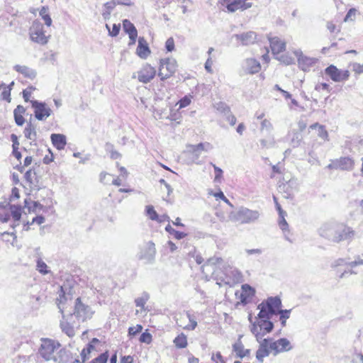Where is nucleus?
Listing matches in <instances>:
<instances>
[{"mask_svg":"<svg viewBox=\"0 0 363 363\" xmlns=\"http://www.w3.org/2000/svg\"><path fill=\"white\" fill-rule=\"evenodd\" d=\"M271 340L270 338H265L259 342V346L256 352V358L259 362H262L264 358L269 355L270 351H272L270 349Z\"/></svg>","mask_w":363,"mask_h":363,"instance_id":"obj_14","label":"nucleus"},{"mask_svg":"<svg viewBox=\"0 0 363 363\" xmlns=\"http://www.w3.org/2000/svg\"><path fill=\"white\" fill-rule=\"evenodd\" d=\"M33 162V158L32 156L28 155L26 156L23 160V164H19L16 167V168L20 172H23L25 170V168L30 166L32 162Z\"/></svg>","mask_w":363,"mask_h":363,"instance_id":"obj_44","label":"nucleus"},{"mask_svg":"<svg viewBox=\"0 0 363 363\" xmlns=\"http://www.w3.org/2000/svg\"><path fill=\"white\" fill-rule=\"evenodd\" d=\"M60 347V344L54 340L44 338L41 340V345L38 352L40 355L46 361L55 359V353Z\"/></svg>","mask_w":363,"mask_h":363,"instance_id":"obj_4","label":"nucleus"},{"mask_svg":"<svg viewBox=\"0 0 363 363\" xmlns=\"http://www.w3.org/2000/svg\"><path fill=\"white\" fill-rule=\"evenodd\" d=\"M106 28L108 30L109 35L112 37H116L118 35L121 25L120 24H113L112 26V29H110L109 26L106 24Z\"/></svg>","mask_w":363,"mask_h":363,"instance_id":"obj_54","label":"nucleus"},{"mask_svg":"<svg viewBox=\"0 0 363 363\" xmlns=\"http://www.w3.org/2000/svg\"><path fill=\"white\" fill-rule=\"evenodd\" d=\"M123 27L125 32L128 34L130 38L128 45H134L138 37V31L135 26L129 20L125 19L123 21Z\"/></svg>","mask_w":363,"mask_h":363,"instance_id":"obj_19","label":"nucleus"},{"mask_svg":"<svg viewBox=\"0 0 363 363\" xmlns=\"http://www.w3.org/2000/svg\"><path fill=\"white\" fill-rule=\"evenodd\" d=\"M156 74L155 67L149 63H145L133 75V78H136L141 83L147 84L155 77Z\"/></svg>","mask_w":363,"mask_h":363,"instance_id":"obj_8","label":"nucleus"},{"mask_svg":"<svg viewBox=\"0 0 363 363\" xmlns=\"http://www.w3.org/2000/svg\"><path fill=\"white\" fill-rule=\"evenodd\" d=\"M244 281V276L240 270L235 267L228 269V286H234Z\"/></svg>","mask_w":363,"mask_h":363,"instance_id":"obj_18","label":"nucleus"},{"mask_svg":"<svg viewBox=\"0 0 363 363\" xmlns=\"http://www.w3.org/2000/svg\"><path fill=\"white\" fill-rule=\"evenodd\" d=\"M252 4L247 0H228V12H234L238 10H245L252 7Z\"/></svg>","mask_w":363,"mask_h":363,"instance_id":"obj_21","label":"nucleus"},{"mask_svg":"<svg viewBox=\"0 0 363 363\" xmlns=\"http://www.w3.org/2000/svg\"><path fill=\"white\" fill-rule=\"evenodd\" d=\"M270 349L272 352H273V354L276 356L279 353L291 350L292 347L289 340L285 337H282L274 342H272V340Z\"/></svg>","mask_w":363,"mask_h":363,"instance_id":"obj_11","label":"nucleus"},{"mask_svg":"<svg viewBox=\"0 0 363 363\" xmlns=\"http://www.w3.org/2000/svg\"><path fill=\"white\" fill-rule=\"evenodd\" d=\"M45 221V218L43 216H36L35 218H33L32 219V221L30 223L29 221L27 222V223L25 225V226L27 225L26 228H25V230H28V225H30V224H33V223H37L38 225H40L42 224L43 222Z\"/></svg>","mask_w":363,"mask_h":363,"instance_id":"obj_57","label":"nucleus"},{"mask_svg":"<svg viewBox=\"0 0 363 363\" xmlns=\"http://www.w3.org/2000/svg\"><path fill=\"white\" fill-rule=\"evenodd\" d=\"M294 53L298 57V63L299 67L303 71L308 70V68L315 62L313 58H311L303 55L301 50H295Z\"/></svg>","mask_w":363,"mask_h":363,"instance_id":"obj_20","label":"nucleus"},{"mask_svg":"<svg viewBox=\"0 0 363 363\" xmlns=\"http://www.w3.org/2000/svg\"><path fill=\"white\" fill-rule=\"evenodd\" d=\"M10 206L0 207V220L1 222H7L10 218Z\"/></svg>","mask_w":363,"mask_h":363,"instance_id":"obj_42","label":"nucleus"},{"mask_svg":"<svg viewBox=\"0 0 363 363\" xmlns=\"http://www.w3.org/2000/svg\"><path fill=\"white\" fill-rule=\"evenodd\" d=\"M116 4L129 5V0H113L104 4V11L102 15L105 19L108 18L111 11L114 9Z\"/></svg>","mask_w":363,"mask_h":363,"instance_id":"obj_26","label":"nucleus"},{"mask_svg":"<svg viewBox=\"0 0 363 363\" xmlns=\"http://www.w3.org/2000/svg\"><path fill=\"white\" fill-rule=\"evenodd\" d=\"M33 107L35 109V116L38 120H43L50 116L51 110L45 104L33 101Z\"/></svg>","mask_w":363,"mask_h":363,"instance_id":"obj_16","label":"nucleus"},{"mask_svg":"<svg viewBox=\"0 0 363 363\" xmlns=\"http://www.w3.org/2000/svg\"><path fill=\"white\" fill-rule=\"evenodd\" d=\"M100 182L104 184H111L112 175L107 172H101L99 176Z\"/></svg>","mask_w":363,"mask_h":363,"instance_id":"obj_52","label":"nucleus"},{"mask_svg":"<svg viewBox=\"0 0 363 363\" xmlns=\"http://www.w3.org/2000/svg\"><path fill=\"white\" fill-rule=\"evenodd\" d=\"M165 49L167 52H171L175 50V43L172 37L167 38L165 42Z\"/></svg>","mask_w":363,"mask_h":363,"instance_id":"obj_55","label":"nucleus"},{"mask_svg":"<svg viewBox=\"0 0 363 363\" xmlns=\"http://www.w3.org/2000/svg\"><path fill=\"white\" fill-rule=\"evenodd\" d=\"M14 69L26 77H30L32 74L31 69L25 65H17L14 67Z\"/></svg>","mask_w":363,"mask_h":363,"instance_id":"obj_47","label":"nucleus"},{"mask_svg":"<svg viewBox=\"0 0 363 363\" xmlns=\"http://www.w3.org/2000/svg\"><path fill=\"white\" fill-rule=\"evenodd\" d=\"M11 140L12 142V151H14L16 150H19L20 143L18 142V138L16 135L11 134Z\"/></svg>","mask_w":363,"mask_h":363,"instance_id":"obj_61","label":"nucleus"},{"mask_svg":"<svg viewBox=\"0 0 363 363\" xmlns=\"http://www.w3.org/2000/svg\"><path fill=\"white\" fill-rule=\"evenodd\" d=\"M347 265L351 268H354L359 265H363V259L358 257L354 261L347 262Z\"/></svg>","mask_w":363,"mask_h":363,"instance_id":"obj_63","label":"nucleus"},{"mask_svg":"<svg viewBox=\"0 0 363 363\" xmlns=\"http://www.w3.org/2000/svg\"><path fill=\"white\" fill-rule=\"evenodd\" d=\"M108 358V352L101 354L99 357L94 358L90 363H106Z\"/></svg>","mask_w":363,"mask_h":363,"instance_id":"obj_53","label":"nucleus"},{"mask_svg":"<svg viewBox=\"0 0 363 363\" xmlns=\"http://www.w3.org/2000/svg\"><path fill=\"white\" fill-rule=\"evenodd\" d=\"M100 345L101 341L99 339L96 337L91 339L86 347L82 350L81 356H86L89 359L91 353L99 351V346Z\"/></svg>","mask_w":363,"mask_h":363,"instance_id":"obj_24","label":"nucleus"},{"mask_svg":"<svg viewBox=\"0 0 363 363\" xmlns=\"http://www.w3.org/2000/svg\"><path fill=\"white\" fill-rule=\"evenodd\" d=\"M235 295L240 299V302L235 303V306H238L240 303L245 306L255 295V289L250 285L245 284L241 286V291H237Z\"/></svg>","mask_w":363,"mask_h":363,"instance_id":"obj_9","label":"nucleus"},{"mask_svg":"<svg viewBox=\"0 0 363 363\" xmlns=\"http://www.w3.org/2000/svg\"><path fill=\"white\" fill-rule=\"evenodd\" d=\"M242 67L245 74H253L259 72L261 65L257 60L247 58L243 62Z\"/></svg>","mask_w":363,"mask_h":363,"instance_id":"obj_17","label":"nucleus"},{"mask_svg":"<svg viewBox=\"0 0 363 363\" xmlns=\"http://www.w3.org/2000/svg\"><path fill=\"white\" fill-rule=\"evenodd\" d=\"M37 270L42 274H47L49 273L48 267L41 259L37 260L36 265Z\"/></svg>","mask_w":363,"mask_h":363,"instance_id":"obj_46","label":"nucleus"},{"mask_svg":"<svg viewBox=\"0 0 363 363\" xmlns=\"http://www.w3.org/2000/svg\"><path fill=\"white\" fill-rule=\"evenodd\" d=\"M173 343L177 349H184L188 346L187 336L181 333L173 340Z\"/></svg>","mask_w":363,"mask_h":363,"instance_id":"obj_32","label":"nucleus"},{"mask_svg":"<svg viewBox=\"0 0 363 363\" xmlns=\"http://www.w3.org/2000/svg\"><path fill=\"white\" fill-rule=\"evenodd\" d=\"M145 214L147 218L152 221H155L158 223H163L164 222H169L170 218L169 216L166 214L159 215L154 206L152 205H148L145 206Z\"/></svg>","mask_w":363,"mask_h":363,"instance_id":"obj_13","label":"nucleus"},{"mask_svg":"<svg viewBox=\"0 0 363 363\" xmlns=\"http://www.w3.org/2000/svg\"><path fill=\"white\" fill-rule=\"evenodd\" d=\"M212 359L215 363H225V358L221 355L220 352H217L212 355Z\"/></svg>","mask_w":363,"mask_h":363,"instance_id":"obj_60","label":"nucleus"},{"mask_svg":"<svg viewBox=\"0 0 363 363\" xmlns=\"http://www.w3.org/2000/svg\"><path fill=\"white\" fill-rule=\"evenodd\" d=\"M24 177L26 181L30 185L33 184L35 182H37L36 172L35 169L33 168L29 169L26 172Z\"/></svg>","mask_w":363,"mask_h":363,"instance_id":"obj_39","label":"nucleus"},{"mask_svg":"<svg viewBox=\"0 0 363 363\" xmlns=\"http://www.w3.org/2000/svg\"><path fill=\"white\" fill-rule=\"evenodd\" d=\"M149 298V296L147 294H143L141 297H138L135 300V303L136 306L144 309L145 306Z\"/></svg>","mask_w":363,"mask_h":363,"instance_id":"obj_49","label":"nucleus"},{"mask_svg":"<svg viewBox=\"0 0 363 363\" xmlns=\"http://www.w3.org/2000/svg\"><path fill=\"white\" fill-rule=\"evenodd\" d=\"M14 82H12L10 86H6L4 84H0V89H3L1 94V99L7 102L11 101V86L13 85Z\"/></svg>","mask_w":363,"mask_h":363,"instance_id":"obj_33","label":"nucleus"},{"mask_svg":"<svg viewBox=\"0 0 363 363\" xmlns=\"http://www.w3.org/2000/svg\"><path fill=\"white\" fill-rule=\"evenodd\" d=\"M151 53L148 43L143 38H140L138 45L136 48V54L141 59H147Z\"/></svg>","mask_w":363,"mask_h":363,"instance_id":"obj_22","label":"nucleus"},{"mask_svg":"<svg viewBox=\"0 0 363 363\" xmlns=\"http://www.w3.org/2000/svg\"><path fill=\"white\" fill-rule=\"evenodd\" d=\"M258 308L259 309V312L257 315L258 320H270V318L272 317L273 315H275L272 311H270L269 309H268L264 306V302H262L259 306Z\"/></svg>","mask_w":363,"mask_h":363,"instance_id":"obj_30","label":"nucleus"},{"mask_svg":"<svg viewBox=\"0 0 363 363\" xmlns=\"http://www.w3.org/2000/svg\"><path fill=\"white\" fill-rule=\"evenodd\" d=\"M302 140V135L298 131H292V138L290 144L293 147H297L300 145Z\"/></svg>","mask_w":363,"mask_h":363,"instance_id":"obj_41","label":"nucleus"},{"mask_svg":"<svg viewBox=\"0 0 363 363\" xmlns=\"http://www.w3.org/2000/svg\"><path fill=\"white\" fill-rule=\"evenodd\" d=\"M319 235L328 240L339 242L350 240L354 236V231L350 227L336 222L323 223L318 230Z\"/></svg>","mask_w":363,"mask_h":363,"instance_id":"obj_1","label":"nucleus"},{"mask_svg":"<svg viewBox=\"0 0 363 363\" xmlns=\"http://www.w3.org/2000/svg\"><path fill=\"white\" fill-rule=\"evenodd\" d=\"M193 99V96L191 94L186 95L182 97L176 105L179 106V109L184 108L189 106L191 103V100Z\"/></svg>","mask_w":363,"mask_h":363,"instance_id":"obj_43","label":"nucleus"},{"mask_svg":"<svg viewBox=\"0 0 363 363\" xmlns=\"http://www.w3.org/2000/svg\"><path fill=\"white\" fill-rule=\"evenodd\" d=\"M233 353L235 357L242 359L250 354V350L245 349V347L240 339L233 345Z\"/></svg>","mask_w":363,"mask_h":363,"instance_id":"obj_23","label":"nucleus"},{"mask_svg":"<svg viewBox=\"0 0 363 363\" xmlns=\"http://www.w3.org/2000/svg\"><path fill=\"white\" fill-rule=\"evenodd\" d=\"M23 133L26 138L30 140L35 139L36 137L35 126L31 123H28L24 129Z\"/></svg>","mask_w":363,"mask_h":363,"instance_id":"obj_37","label":"nucleus"},{"mask_svg":"<svg viewBox=\"0 0 363 363\" xmlns=\"http://www.w3.org/2000/svg\"><path fill=\"white\" fill-rule=\"evenodd\" d=\"M235 38L240 41L242 45H250L257 42V34L254 31H248L241 34H236L232 36V39Z\"/></svg>","mask_w":363,"mask_h":363,"instance_id":"obj_15","label":"nucleus"},{"mask_svg":"<svg viewBox=\"0 0 363 363\" xmlns=\"http://www.w3.org/2000/svg\"><path fill=\"white\" fill-rule=\"evenodd\" d=\"M356 13H357V10L355 9H354V8L350 9L345 17L344 21L345 22L354 21Z\"/></svg>","mask_w":363,"mask_h":363,"instance_id":"obj_58","label":"nucleus"},{"mask_svg":"<svg viewBox=\"0 0 363 363\" xmlns=\"http://www.w3.org/2000/svg\"><path fill=\"white\" fill-rule=\"evenodd\" d=\"M210 195L214 196L216 200L221 199L225 202H227V199L223 193V191H219L218 192L214 193L213 191H210L208 193Z\"/></svg>","mask_w":363,"mask_h":363,"instance_id":"obj_62","label":"nucleus"},{"mask_svg":"<svg viewBox=\"0 0 363 363\" xmlns=\"http://www.w3.org/2000/svg\"><path fill=\"white\" fill-rule=\"evenodd\" d=\"M139 341L141 343H145L147 345H150L152 342V335L149 333L147 329L141 334Z\"/></svg>","mask_w":363,"mask_h":363,"instance_id":"obj_45","label":"nucleus"},{"mask_svg":"<svg viewBox=\"0 0 363 363\" xmlns=\"http://www.w3.org/2000/svg\"><path fill=\"white\" fill-rule=\"evenodd\" d=\"M165 230L169 234L173 235V237L177 240L183 239L187 236L186 233L174 230L170 224L166 225Z\"/></svg>","mask_w":363,"mask_h":363,"instance_id":"obj_35","label":"nucleus"},{"mask_svg":"<svg viewBox=\"0 0 363 363\" xmlns=\"http://www.w3.org/2000/svg\"><path fill=\"white\" fill-rule=\"evenodd\" d=\"M291 310H279L278 313L280 314V320L282 326L286 325V319L289 318Z\"/></svg>","mask_w":363,"mask_h":363,"instance_id":"obj_51","label":"nucleus"},{"mask_svg":"<svg viewBox=\"0 0 363 363\" xmlns=\"http://www.w3.org/2000/svg\"><path fill=\"white\" fill-rule=\"evenodd\" d=\"M60 294L56 300V303L62 313L67 311L71 305L72 295L66 293L64 286H60Z\"/></svg>","mask_w":363,"mask_h":363,"instance_id":"obj_12","label":"nucleus"},{"mask_svg":"<svg viewBox=\"0 0 363 363\" xmlns=\"http://www.w3.org/2000/svg\"><path fill=\"white\" fill-rule=\"evenodd\" d=\"M325 73L328 75L330 79L335 82L345 81L350 77L348 70L338 69L335 65H331L325 69Z\"/></svg>","mask_w":363,"mask_h":363,"instance_id":"obj_10","label":"nucleus"},{"mask_svg":"<svg viewBox=\"0 0 363 363\" xmlns=\"http://www.w3.org/2000/svg\"><path fill=\"white\" fill-rule=\"evenodd\" d=\"M62 330L69 337H72L74 335V328L69 325L66 322H62L60 324Z\"/></svg>","mask_w":363,"mask_h":363,"instance_id":"obj_50","label":"nucleus"},{"mask_svg":"<svg viewBox=\"0 0 363 363\" xmlns=\"http://www.w3.org/2000/svg\"><path fill=\"white\" fill-rule=\"evenodd\" d=\"M40 16L44 20L47 26H50L52 25V19L50 18L48 7H42L40 11Z\"/></svg>","mask_w":363,"mask_h":363,"instance_id":"obj_40","label":"nucleus"},{"mask_svg":"<svg viewBox=\"0 0 363 363\" xmlns=\"http://www.w3.org/2000/svg\"><path fill=\"white\" fill-rule=\"evenodd\" d=\"M276 207H277V209L278 210L279 214V218H280L279 222V227L284 232L286 230H288V228H289V225L284 218V216H285L286 213L281 209V206L279 205V203H277Z\"/></svg>","mask_w":363,"mask_h":363,"instance_id":"obj_34","label":"nucleus"},{"mask_svg":"<svg viewBox=\"0 0 363 363\" xmlns=\"http://www.w3.org/2000/svg\"><path fill=\"white\" fill-rule=\"evenodd\" d=\"M143 326L140 324L136 325L135 326H132L128 328V335L129 337H133L141 333L143 330Z\"/></svg>","mask_w":363,"mask_h":363,"instance_id":"obj_48","label":"nucleus"},{"mask_svg":"<svg viewBox=\"0 0 363 363\" xmlns=\"http://www.w3.org/2000/svg\"><path fill=\"white\" fill-rule=\"evenodd\" d=\"M73 314L82 321L91 318L94 314L90 306L83 301L82 297H78L74 302Z\"/></svg>","mask_w":363,"mask_h":363,"instance_id":"obj_7","label":"nucleus"},{"mask_svg":"<svg viewBox=\"0 0 363 363\" xmlns=\"http://www.w3.org/2000/svg\"><path fill=\"white\" fill-rule=\"evenodd\" d=\"M29 35L32 41L35 43L44 45L48 43L50 35H45L43 24L35 21L29 28Z\"/></svg>","mask_w":363,"mask_h":363,"instance_id":"obj_5","label":"nucleus"},{"mask_svg":"<svg viewBox=\"0 0 363 363\" xmlns=\"http://www.w3.org/2000/svg\"><path fill=\"white\" fill-rule=\"evenodd\" d=\"M352 70L356 73V74H362L363 73V65H361L359 63H353L352 65Z\"/></svg>","mask_w":363,"mask_h":363,"instance_id":"obj_64","label":"nucleus"},{"mask_svg":"<svg viewBox=\"0 0 363 363\" xmlns=\"http://www.w3.org/2000/svg\"><path fill=\"white\" fill-rule=\"evenodd\" d=\"M259 216V211L241 206L232 211L228 216V218L240 224H250L257 222Z\"/></svg>","mask_w":363,"mask_h":363,"instance_id":"obj_2","label":"nucleus"},{"mask_svg":"<svg viewBox=\"0 0 363 363\" xmlns=\"http://www.w3.org/2000/svg\"><path fill=\"white\" fill-rule=\"evenodd\" d=\"M50 138L53 145L57 150H63L65 147L67 142L66 138L64 135L54 133L51 135Z\"/></svg>","mask_w":363,"mask_h":363,"instance_id":"obj_29","label":"nucleus"},{"mask_svg":"<svg viewBox=\"0 0 363 363\" xmlns=\"http://www.w3.org/2000/svg\"><path fill=\"white\" fill-rule=\"evenodd\" d=\"M25 111L26 110L24 107L21 105L17 106V107L14 109L13 115L15 122L19 126L23 125L25 123V119L23 117Z\"/></svg>","mask_w":363,"mask_h":363,"instance_id":"obj_31","label":"nucleus"},{"mask_svg":"<svg viewBox=\"0 0 363 363\" xmlns=\"http://www.w3.org/2000/svg\"><path fill=\"white\" fill-rule=\"evenodd\" d=\"M274 328V323L270 320H257L252 323L250 330L255 335L257 342L263 340V337L272 331Z\"/></svg>","mask_w":363,"mask_h":363,"instance_id":"obj_6","label":"nucleus"},{"mask_svg":"<svg viewBox=\"0 0 363 363\" xmlns=\"http://www.w3.org/2000/svg\"><path fill=\"white\" fill-rule=\"evenodd\" d=\"M178 64L175 59L170 57L162 58L159 61L158 76L164 81L172 77L177 70Z\"/></svg>","mask_w":363,"mask_h":363,"instance_id":"obj_3","label":"nucleus"},{"mask_svg":"<svg viewBox=\"0 0 363 363\" xmlns=\"http://www.w3.org/2000/svg\"><path fill=\"white\" fill-rule=\"evenodd\" d=\"M336 160L338 169L350 171L354 168V162L349 157H342Z\"/></svg>","mask_w":363,"mask_h":363,"instance_id":"obj_28","label":"nucleus"},{"mask_svg":"<svg viewBox=\"0 0 363 363\" xmlns=\"http://www.w3.org/2000/svg\"><path fill=\"white\" fill-rule=\"evenodd\" d=\"M186 318L189 320V323L185 325H183L182 324H179V326L182 327L184 330H194L197 326V322L196 320L193 318V316L189 313H186Z\"/></svg>","mask_w":363,"mask_h":363,"instance_id":"obj_38","label":"nucleus"},{"mask_svg":"<svg viewBox=\"0 0 363 363\" xmlns=\"http://www.w3.org/2000/svg\"><path fill=\"white\" fill-rule=\"evenodd\" d=\"M270 47L274 55H278L283 52L286 48L285 43L280 40L277 37L272 38L269 40Z\"/></svg>","mask_w":363,"mask_h":363,"instance_id":"obj_27","label":"nucleus"},{"mask_svg":"<svg viewBox=\"0 0 363 363\" xmlns=\"http://www.w3.org/2000/svg\"><path fill=\"white\" fill-rule=\"evenodd\" d=\"M318 135L325 140H328V131L325 130V128L324 125H321V126H319V128L318 130Z\"/></svg>","mask_w":363,"mask_h":363,"instance_id":"obj_59","label":"nucleus"},{"mask_svg":"<svg viewBox=\"0 0 363 363\" xmlns=\"http://www.w3.org/2000/svg\"><path fill=\"white\" fill-rule=\"evenodd\" d=\"M10 213L15 222L20 220L22 214V208L18 206H10Z\"/></svg>","mask_w":363,"mask_h":363,"instance_id":"obj_36","label":"nucleus"},{"mask_svg":"<svg viewBox=\"0 0 363 363\" xmlns=\"http://www.w3.org/2000/svg\"><path fill=\"white\" fill-rule=\"evenodd\" d=\"M277 59L286 65H289L294 63V58L288 55H282Z\"/></svg>","mask_w":363,"mask_h":363,"instance_id":"obj_56","label":"nucleus"},{"mask_svg":"<svg viewBox=\"0 0 363 363\" xmlns=\"http://www.w3.org/2000/svg\"><path fill=\"white\" fill-rule=\"evenodd\" d=\"M264 306L276 315L281 310V301L278 296H272L266 300Z\"/></svg>","mask_w":363,"mask_h":363,"instance_id":"obj_25","label":"nucleus"}]
</instances>
